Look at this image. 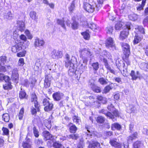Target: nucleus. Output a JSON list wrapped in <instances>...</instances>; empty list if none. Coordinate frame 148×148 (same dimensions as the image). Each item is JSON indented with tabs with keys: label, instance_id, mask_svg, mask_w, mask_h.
Instances as JSON below:
<instances>
[{
	"label": "nucleus",
	"instance_id": "680f3d73",
	"mask_svg": "<svg viewBox=\"0 0 148 148\" xmlns=\"http://www.w3.org/2000/svg\"><path fill=\"white\" fill-rule=\"evenodd\" d=\"M26 95V94L25 92L22 91H21L19 94V97L20 98L22 99L25 98Z\"/></svg>",
	"mask_w": 148,
	"mask_h": 148
},
{
	"label": "nucleus",
	"instance_id": "69168bd1",
	"mask_svg": "<svg viewBox=\"0 0 148 148\" xmlns=\"http://www.w3.org/2000/svg\"><path fill=\"white\" fill-rule=\"evenodd\" d=\"M24 64V60L23 58H21L19 59L18 64L19 66H23Z\"/></svg>",
	"mask_w": 148,
	"mask_h": 148
},
{
	"label": "nucleus",
	"instance_id": "8fccbe9b",
	"mask_svg": "<svg viewBox=\"0 0 148 148\" xmlns=\"http://www.w3.org/2000/svg\"><path fill=\"white\" fill-rule=\"evenodd\" d=\"M6 61V57L5 56L0 57V64H4Z\"/></svg>",
	"mask_w": 148,
	"mask_h": 148
},
{
	"label": "nucleus",
	"instance_id": "338daca9",
	"mask_svg": "<svg viewBox=\"0 0 148 148\" xmlns=\"http://www.w3.org/2000/svg\"><path fill=\"white\" fill-rule=\"evenodd\" d=\"M26 52L24 51H23L17 53V55L19 57H21L25 56Z\"/></svg>",
	"mask_w": 148,
	"mask_h": 148
},
{
	"label": "nucleus",
	"instance_id": "20e7f679",
	"mask_svg": "<svg viewBox=\"0 0 148 148\" xmlns=\"http://www.w3.org/2000/svg\"><path fill=\"white\" fill-rule=\"evenodd\" d=\"M42 104L45 106L44 109L45 111L48 112L51 110L53 107V105L49 100L46 98L43 99L42 101Z\"/></svg>",
	"mask_w": 148,
	"mask_h": 148
},
{
	"label": "nucleus",
	"instance_id": "1a4fd4ad",
	"mask_svg": "<svg viewBox=\"0 0 148 148\" xmlns=\"http://www.w3.org/2000/svg\"><path fill=\"white\" fill-rule=\"evenodd\" d=\"M124 51V53L125 55L128 56L130 54V46L128 44L122 42L121 44Z\"/></svg>",
	"mask_w": 148,
	"mask_h": 148
},
{
	"label": "nucleus",
	"instance_id": "a18cd8bd",
	"mask_svg": "<svg viewBox=\"0 0 148 148\" xmlns=\"http://www.w3.org/2000/svg\"><path fill=\"white\" fill-rule=\"evenodd\" d=\"M57 23L58 25H60L63 28L66 29L64 23V21L63 20L58 19L57 20Z\"/></svg>",
	"mask_w": 148,
	"mask_h": 148
},
{
	"label": "nucleus",
	"instance_id": "f03ea898",
	"mask_svg": "<svg viewBox=\"0 0 148 148\" xmlns=\"http://www.w3.org/2000/svg\"><path fill=\"white\" fill-rule=\"evenodd\" d=\"M88 85L94 92L96 93L101 92V87L95 84V81L93 79H91L89 80Z\"/></svg>",
	"mask_w": 148,
	"mask_h": 148
},
{
	"label": "nucleus",
	"instance_id": "423d86ee",
	"mask_svg": "<svg viewBox=\"0 0 148 148\" xmlns=\"http://www.w3.org/2000/svg\"><path fill=\"white\" fill-rule=\"evenodd\" d=\"M84 10L89 13H92L94 11L97 12L96 10L95 5H91L87 3H84Z\"/></svg>",
	"mask_w": 148,
	"mask_h": 148
},
{
	"label": "nucleus",
	"instance_id": "79ce46f5",
	"mask_svg": "<svg viewBox=\"0 0 148 148\" xmlns=\"http://www.w3.org/2000/svg\"><path fill=\"white\" fill-rule=\"evenodd\" d=\"M91 66L92 67L93 70L95 71H97L99 68V64L98 62L92 63V64Z\"/></svg>",
	"mask_w": 148,
	"mask_h": 148
},
{
	"label": "nucleus",
	"instance_id": "7ed1b4c3",
	"mask_svg": "<svg viewBox=\"0 0 148 148\" xmlns=\"http://www.w3.org/2000/svg\"><path fill=\"white\" fill-rule=\"evenodd\" d=\"M126 29H125L120 33L119 39L121 40H124L127 38L129 34V30L131 29L130 25L129 23L126 25Z\"/></svg>",
	"mask_w": 148,
	"mask_h": 148
},
{
	"label": "nucleus",
	"instance_id": "dca6fc26",
	"mask_svg": "<svg viewBox=\"0 0 148 148\" xmlns=\"http://www.w3.org/2000/svg\"><path fill=\"white\" fill-rule=\"evenodd\" d=\"M87 26L95 32H99L100 30V28L99 27L97 26L95 24L92 23H87Z\"/></svg>",
	"mask_w": 148,
	"mask_h": 148
},
{
	"label": "nucleus",
	"instance_id": "72a5a7b5",
	"mask_svg": "<svg viewBox=\"0 0 148 148\" xmlns=\"http://www.w3.org/2000/svg\"><path fill=\"white\" fill-rule=\"evenodd\" d=\"M108 81V79H105L102 77L100 78L98 80V82L102 85H105L107 84Z\"/></svg>",
	"mask_w": 148,
	"mask_h": 148
},
{
	"label": "nucleus",
	"instance_id": "37998d69",
	"mask_svg": "<svg viewBox=\"0 0 148 148\" xmlns=\"http://www.w3.org/2000/svg\"><path fill=\"white\" fill-rule=\"evenodd\" d=\"M112 84L111 83V84H110L106 86L104 88L103 90V92L105 93L108 92L112 88V86H111V85Z\"/></svg>",
	"mask_w": 148,
	"mask_h": 148
},
{
	"label": "nucleus",
	"instance_id": "c9c22d12",
	"mask_svg": "<svg viewBox=\"0 0 148 148\" xmlns=\"http://www.w3.org/2000/svg\"><path fill=\"white\" fill-rule=\"evenodd\" d=\"M3 87L5 90L11 89L12 88V86L11 82L6 83L3 85Z\"/></svg>",
	"mask_w": 148,
	"mask_h": 148
},
{
	"label": "nucleus",
	"instance_id": "f8f14e48",
	"mask_svg": "<svg viewBox=\"0 0 148 148\" xmlns=\"http://www.w3.org/2000/svg\"><path fill=\"white\" fill-rule=\"evenodd\" d=\"M108 110L111 111L113 115L115 118V117L119 116V113L118 111L116 110L112 104H110L108 105L107 107Z\"/></svg>",
	"mask_w": 148,
	"mask_h": 148
},
{
	"label": "nucleus",
	"instance_id": "473e14b6",
	"mask_svg": "<svg viewBox=\"0 0 148 148\" xmlns=\"http://www.w3.org/2000/svg\"><path fill=\"white\" fill-rule=\"evenodd\" d=\"M4 17L5 19L10 20L12 18V14L11 12H8L4 14Z\"/></svg>",
	"mask_w": 148,
	"mask_h": 148
},
{
	"label": "nucleus",
	"instance_id": "ea45409f",
	"mask_svg": "<svg viewBox=\"0 0 148 148\" xmlns=\"http://www.w3.org/2000/svg\"><path fill=\"white\" fill-rule=\"evenodd\" d=\"M29 15L32 19L36 20L38 19V16H36V13L35 12L32 11L30 12Z\"/></svg>",
	"mask_w": 148,
	"mask_h": 148
},
{
	"label": "nucleus",
	"instance_id": "6e6d98bb",
	"mask_svg": "<svg viewBox=\"0 0 148 148\" xmlns=\"http://www.w3.org/2000/svg\"><path fill=\"white\" fill-rule=\"evenodd\" d=\"M33 132L35 136L37 138L39 136V132L38 130L36 129L35 127L33 128Z\"/></svg>",
	"mask_w": 148,
	"mask_h": 148
},
{
	"label": "nucleus",
	"instance_id": "5fc2aeb1",
	"mask_svg": "<svg viewBox=\"0 0 148 148\" xmlns=\"http://www.w3.org/2000/svg\"><path fill=\"white\" fill-rule=\"evenodd\" d=\"M73 119L74 122L76 124H79V122L80 121L79 118L77 116H74L73 117Z\"/></svg>",
	"mask_w": 148,
	"mask_h": 148
},
{
	"label": "nucleus",
	"instance_id": "e2e57ef3",
	"mask_svg": "<svg viewBox=\"0 0 148 148\" xmlns=\"http://www.w3.org/2000/svg\"><path fill=\"white\" fill-rule=\"evenodd\" d=\"M4 134L5 135H8L9 134V131L7 128L3 127L2 129Z\"/></svg>",
	"mask_w": 148,
	"mask_h": 148
},
{
	"label": "nucleus",
	"instance_id": "393cba45",
	"mask_svg": "<svg viewBox=\"0 0 148 148\" xmlns=\"http://www.w3.org/2000/svg\"><path fill=\"white\" fill-rule=\"evenodd\" d=\"M140 73L138 71H137L135 73L134 71H132L130 74V76L132 77V79L136 80L139 76Z\"/></svg>",
	"mask_w": 148,
	"mask_h": 148
},
{
	"label": "nucleus",
	"instance_id": "4d7b16f0",
	"mask_svg": "<svg viewBox=\"0 0 148 148\" xmlns=\"http://www.w3.org/2000/svg\"><path fill=\"white\" fill-rule=\"evenodd\" d=\"M31 114L34 115H36L37 113V110L38 111L39 110V109L38 110L36 108H34L33 106L31 107Z\"/></svg>",
	"mask_w": 148,
	"mask_h": 148
},
{
	"label": "nucleus",
	"instance_id": "e433bc0d",
	"mask_svg": "<svg viewBox=\"0 0 148 148\" xmlns=\"http://www.w3.org/2000/svg\"><path fill=\"white\" fill-rule=\"evenodd\" d=\"M98 3L97 5H95L96 7V10L97 11H98L101 8V5L103 3V0H98L97 1Z\"/></svg>",
	"mask_w": 148,
	"mask_h": 148
},
{
	"label": "nucleus",
	"instance_id": "ddd939ff",
	"mask_svg": "<svg viewBox=\"0 0 148 148\" xmlns=\"http://www.w3.org/2000/svg\"><path fill=\"white\" fill-rule=\"evenodd\" d=\"M106 45V47L112 48L113 50L116 49V47L113 40L111 38H109L107 39Z\"/></svg>",
	"mask_w": 148,
	"mask_h": 148
},
{
	"label": "nucleus",
	"instance_id": "f704fd0d",
	"mask_svg": "<svg viewBox=\"0 0 148 148\" xmlns=\"http://www.w3.org/2000/svg\"><path fill=\"white\" fill-rule=\"evenodd\" d=\"M75 1H73L71 4V5L68 8L70 12L72 13L75 10Z\"/></svg>",
	"mask_w": 148,
	"mask_h": 148
},
{
	"label": "nucleus",
	"instance_id": "5701e85b",
	"mask_svg": "<svg viewBox=\"0 0 148 148\" xmlns=\"http://www.w3.org/2000/svg\"><path fill=\"white\" fill-rule=\"evenodd\" d=\"M42 134L45 140H49L52 138V135L47 131H44L42 133Z\"/></svg>",
	"mask_w": 148,
	"mask_h": 148
},
{
	"label": "nucleus",
	"instance_id": "a878e982",
	"mask_svg": "<svg viewBox=\"0 0 148 148\" xmlns=\"http://www.w3.org/2000/svg\"><path fill=\"white\" fill-rule=\"evenodd\" d=\"M111 129L113 130H114L116 129L120 130L121 127V125L118 123H114L112 125L111 127Z\"/></svg>",
	"mask_w": 148,
	"mask_h": 148
},
{
	"label": "nucleus",
	"instance_id": "4be33fe9",
	"mask_svg": "<svg viewBox=\"0 0 148 148\" xmlns=\"http://www.w3.org/2000/svg\"><path fill=\"white\" fill-rule=\"evenodd\" d=\"M116 139H112L110 140V143L111 145L115 147L121 148V146L120 144L117 142Z\"/></svg>",
	"mask_w": 148,
	"mask_h": 148
},
{
	"label": "nucleus",
	"instance_id": "cd10ccee",
	"mask_svg": "<svg viewBox=\"0 0 148 148\" xmlns=\"http://www.w3.org/2000/svg\"><path fill=\"white\" fill-rule=\"evenodd\" d=\"M41 64L40 60H36L34 66V69L35 71H38L39 69L41 68Z\"/></svg>",
	"mask_w": 148,
	"mask_h": 148
},
{
	"label": "nucleus",
	"instance_id": "9b49d317",
	"mask_svg": "<svg viewBox=\"0 0 148 148\" xmlns=\"http://www.w3.org/2000/svg\"><path fill=\"white\" fill-rule=\"evenodd\" d=\"M31 102L34 104V106L38 110L40 107V105L39 104L37 101V98L36 95L35 94H32L31 95Z\"/></svg>",
	"mask_w": 148,
	"mask_h": 148
},
{
	"label": "nucleus",
	"instance_id": "09e8293b",
	"mask_svg": "<svg viewBox=\"0 0 148 148\" xmlns=\"http://www.w3.org/2000/svg\"><path fill=\"white\" fill-rule=\"evenodd\" d=\"M123 58V60L124 62L125 63L127 64V66L130 65V62L128 59V57L129 55H128V56H126V55Z\"/></svg>",
	"mask_w": 148,
	"mask_h": 148
},
{
	"label": "nucleus",
	"instance_id": "c03bdc74",
	"mask_svg": "<svg viewBox=\"0 0 148 148\" xmlns=\"http://www.w3.org/2000/svg\"><path fill=\"white\" fill-rule=\"evenodd\" d=\"M82 35L83 36L84 38L87 40L89 39L90 37V35L87 31L81 33Z\"/></svg>",
	"mask_w": 148,
	"mask_h": 148
},
{
	"label": "nucleus",
	"instance_id": "864d4df0",
	"mask_svg": "<svg viewBox=\"0 0 148 148\" xmlns=\"http://www.w3.org/2000/svg\"><path fill=\"white\" fill-rule=\"evenodd\" d=\"M122 26V23L121 22H118L115 25V29L116 30H118L120 29Z\"/></svg>",
	"mask_w": 148,
	"mask_h": 148
},
{
	"label": "nucleus",
	"instance_id": "0eeeda50",
	"mask_svg": "<svg viewBox=\"0 0 148 148\" xmlns=\"http://www.w3.org/2000/svg\"><path fill=\"white\" fill-rule=\"evenodd\" d=\"M80 56L84 59H86V58L88 56H91V54L88 49L86 48L81 49L79 51Z\"/></svg>",
	"mask_w": 148,
	"mask_h": 148
},
{
	"label": "nucleus",
	"instance_id": "49530a36",
	"mask_svg": "<svg viewBox=\"0 0 148 148\" xmlns=\"http://www.w3.org/2000/svg\"><path fill=\"white\" fill-rule=\"evenodd\" d=\"M78 26V23L75 20H74L71 23V27L73 29H77Z\"/></svg>",
	"mask_w": 148,
	"mask_h": 148
},
{
	"label": "nucleus",
	"instance_id": "6e6552de",
	"mask_svg": "<svg viewBox=\"0 0 148 148\" xmlns=\"http://www.w3.org/2000/svg\"><path fill=\"white\" fill-rule=\"evenodd\" d=\"M52 79V76L51 74H49L45 75L44 84V87L45 88H47L49 87Z\"/></svg>",
	"mask_w": 148,
	"mask_h": 148
},
{
	"label": "nucleus",
	"instance_id": "4468645a",
	"mask_svg": "<svg viewBox=\"0 0 148 148\" xmlns=\"http://www.w3.org/2000/svg\"><path fill=\"white\" fill-rule=\"evenodd\" d=\"M11 78L13 81L15 83H17L18 79V75L16 68L14 69L12 71V75Z\"/></svg>",
	"mask_w": 148,
	"mask_h": 148
},
{
	"label": "nucleus",
	"instance_id": "6ab92c4d",
	"mask_svg": "<svg viewBox=\"0 0 148 148\" xmlns=\"http://www.w3.org/2000/svg\"><path fill=\"white\" fill-rule=\"evenodd\" d=\"M53 97L55 101H59L63 97V94L62 93L57 92L53 94Z\"/></svg>",
	"mask_w": 148,
	"mask_h": 148
},
{
	"label": "nucleus",
	"instance_id": "9d476101",
	"mask_svg": "<svg viewBox=\"0 0 148 148\" xmlns=\"http://www.w3.org/2000/svg\"><path fill=\"white\" fill-rule=\"evenodd\" d=\"M51 56L53 58L57 59L62 57V53L61 51H57L56 50H54L52 51Z\"/></svg>",
	"mask_w": 148,
	"mask_h": 148
},
{
	"label": "nucleus",
	"instance_id": "39448f33",
	"mask_svg": "<svg viewBox=\"0 0 148 148\" xmlns=\"http://www.w3.org/2000/svg\"><path fill=\"white\" fill-rule=\"evenodd\" d=\"M88 60L86 59H84L82 62L80 61L78 66L80 70L79 73H82L84 71H86L87 69V65Z\"/></svg>",
	"mask_w": 148,
	"mask_h": 148
},
{
	"label": "nucleus",
	"instance_id": "13d9d810",
	"mask_svg": "<svg viewBox=\"0 0 148 148\" xmlns=\"http://www.w3.org/2000/svg\"><path fill=\"white\" fill-rule=\"evenodd\" d=\"M113 30V27L111 26L108 27L106 29L107 33L109 34H110L112 33Z\"/></svg>",
	"mask_w": 148,
	"mask_h": 148
},
{
	"label": "nucleus",
	"instance_id": "4c0bfd02",
	"mask_svg": "<svg viewBox=\"0 0 148 148\" xmlns=\"http://www.w3.org/2000/svg\"><path fill=\"white\" fill-rule=\"evenodd\" d=\"M129 18L131 20L135 21L138 18V15L135 14H132L128 16Z\"/></svg>",
	"mask_w": 148,
	"mask_h": 148
},
{
	"label": "nucleus",
	"instance_id": "2eb2a0df",
	"mask_svg": "<svg viewBox=\"0 0 148 148\" xmlns=\"http://www.w3.org/2000/svg\"><path fill=\"white\" fill-rule=\"evenodd\" d=\"M22 44L21 43H16L14 46H12L11 47V50L12 52L14 53H16L17 51L22 50Z\"/></svg>",
	"mask_w": 148,
	"mask_h": 148
},
{
	"label": "nucleus",
	"instance_id": "a19ab883",
	"mask_svg": "<svg viewBox=\"0 0 148 148\" xmlns=\"http://www.w3.org/2000/svg\"><path fill=\"white\" fill-rule=\"evenodd\" d=\"M2 119L4 121L8 122L10 120V116L9 114L8 113L4 114L3 115Z\"/></svg>",
	"mask_w": 148,
	"mask_h": 148
},
{
	"label": "nucleus",
	"instance_id": "a211bd4d",
	"mask_svg": "<svg viewBox=\"0 0 148 148\" xmlns=\"http://www.w3.org/2000/svg\"><path fill=\"white\" fill-rule=\"evenodd\" d=\"M138 133L137 132H134L132 134L127 137V141L128 143H132L133 140L138 138Z\"/></svg>",
	"mask_w": 148,
	"mask_h": 148
},
{
	"label": "nucleus",
	"instance_id": "aec40b11",
	"mask_svg": "<svg viewBox=\"0 0 148 148\" xmlns=\"http://www.w3.org/2000/svg\"><path fill=\"white\" fill-rule=\"evenodd\" d=\"M17 23L18 29L21 32L23 31L25 28L24 22L22 21H18Z\"/></svg>",
	"mask_w": 148,
	"mask_h": 148
},
{
	"label": "nucleus",
	"instance_id": "412c9836",
	"mask_svg": "<svg viewBox=\"0 0 148 148\" xmlns=\"http://www.w3.org/2000/svg\"><path fill=\"white\" fill-rule=\"evenodd\" d=\"M45 43V42L43 40L39 39L37 38L35 40L34 45L36 47L43 46Z\"/></svg>",
	"mask_w": 148,
	"mask_h": 148
},
{
	"label": "nucleus",
	"instance_id": "774afa93",
	"mask_svg": "<svg viewBox=\"0 0 148 148\" xmlns=\"http://www.w3.org/2000/svg\"><path fill=\"white\" fill-rule=\"evenodd\" d=\"M45 126L48 130H49L51 128V121H48L45 124Z\"/></svg>",
	"mask_w": 148,
	"mask_h": 148
},
{
	"label": "nucleus",
	"instance_id": "f257e3e1",
	"mask_svg": "<svg viewBox=\"0 0 148 148\" xmlns=\"http://www.w3.org/2000/svg\"><path fill=\"white\" fill-rule=\"evenodd\" d=\"M65 56L66 59L65 66L66 67H68L69 66L68 73L71 76L77 71V69H76V68L77 66L76 64L77 59L75 57L72 56L70 60V56L67 53L66 54Z\"/></svg>",
	"mask_w": 148,
	"mask_h": 148
},
{
	"label": "nucleus",
	"instance_id": "c85d7f7f",
	"mask_svg": "<svg viewBox=\"0 0 148 148\" xmlns=\"http://www.w3.org/2000/svg\"><path fill=\"white\" fill-rule=\"evenodd\" d=\"M69 131L71 133H75L77 130V127L74 125H73L72 123H70L69 124Z\"/></svg>",
	"mask_w": 148,
	"mask_h": 148
},
{
	"label": "nucleus",
	"instance_id": "58836bf2",
	"mask_svg": "<svg viewBox=\"0 0 148 148\" xmlns=\"http://www.w3.org/2000/svg\"><path fill=\"white\" fill-rule=\"evenodd\" d=\"M68 138L69 139H72L73 140H76L79 138V135L78 134H70L67 136Z\"/></svg>",
	"mask_w": 148,
	"mask_h": 148
},
{
	"label": "nucleus",
	"instance_id": "603ef678",
	"mask_svg": "<svg viewBox=\"0 0 148 148\" xmlns=\"http://www.w3.org/2000/svg\"><path fill=\"white\" fill-rule=\"evenodd\" d=\"M106 68L107 69V70H108L110 73L114 75L116 74L115 71L114 69H112L111 68V67L109 65L108 66H106Z\"/></svg>",
	"mask_w": 148,
	"mask_h": 148
},
{
	"label": "nucleus",
	"instance_id": "0e129e2a",
	"mask_svg": "<svg viewBox=\"0 0 148 148\" xmlns=\"http://www.w3.org/2000/svg\"><path fill=\"white\" fill-rule=\"evenodd\" d=\"M3 80H4L6 83L10 82V78L8 76H5L4 75Z\"/></svg>",
	"mask_w": 148,
	"mask_h": 148
},
{
	"label": "nucleus",
	"instance_id": "b1692460",
	"mask_svg": "<svg viewBox=\"0 0 148 148\" xmlns=\"http://www.w3.org/2000/svg\"><path fill=\"white\" fill-rule=\"evenodd\" d=\"M143 36H140L136 34L134 36L133 42L134 44H136L139 42L143 39Z\"/></svg>",
	"mask_w": 148,
	"mask_h": 148
},
{
	"label": "nucleus",
	"instance_id": "bf43d9fd",
	"mask_svg": "<svg viewBox=\"0 0 148 148\" xmlns=\"http://www.w3.org/2000/svg\"><path fill=\"white\" fill-rule=\"evenodd\" d=\"M148 24V16H146L143 21V24L144 26H146Z\"/></svg>",
	"mask_w": 148,
	"mask_h": 148
},
{
	"label": "nucleus",
	"instance_id": "052dcab7",
	"mask_svg": "<svg viewBox=\"0 0 148 148\" xmlns=\"http://www.w3.org/2000/svg\"><path fill=\"white\" fill-rule=\"evenodd\" d=\"M128 109H129L130 110L129 112L130 113L133 112L134 113L136 110V108L135 107L132 105H130L129 107L128 108Z\"/></svg>",
	"mask_w": 148,
	"mask_h": 148
},
{
	"label": "nucleus",
	"instance_id": "bb28decb",
	"mask_svg": "<svg viewBox=\"0 0 148 148\" xmlns=\"http://www.w3.org/2000/svg\"><path fill=\"white\" fill-rule=\"evenodd\" d=\"M31 143L30 139H28L27 140L23 142L22 146L24 148H30L31 147Z\"/></svg>",
	"mask_w": 148,
	"mask_h": 148
},
{
	"label": "nucleus",
	"instance_id": "de8ad7c7",
	"mask_svg": "<svg viewBox=\"0 0 148 148\" xmlns=\"http://www.w3.org/2000/svg\"><path fill=\"white\" fill-rule=\"evenodd\" d=\"M96 121L97 122L102 123L104 122L105 118L102 116H99L97 117Z\"/></svg>",
	"mask_w": 148,
	"mask_h": 148
},
{
	"label": "nucleus",
	"instance_id": "f3484780",
	"mask_svg": "<svg viewBox=\"0 0 148 148\" xmlns=\"http://www.w3.org/2000/svg\"><path fill=\"white\" fill-rule=\"evenodd\" d=\"M99 112L105 114L106 116L111 119L114 121H115L116 120V119L114 118V117L112 114L109 112H107L106 110L104 109L100 110Z\"/></svg>",
	"mask_w": 148,
	"mask_h": 148
},
{
	"label": "nucleus",
	"instance_id": "2f4dec72",
	"mask_svg": "<svg viewBox=\"0 0 148 148\" xmlns=\"http://www.w3.org/2000/svg\"><path fill=\"white\" fill-rule=\"evenodd\" d=\"M146 0H142L141 4H139V6L136 8L138 11H141L143 9V8L145 5Z\"/></svg>",
	"mask_w": 148,
	"mask_h": 148
},
{
	"label": "nucleus",
	"instance_id": "3c124183",
	"mask_svg": "<svg viewBox=\"0 0 148 148\" xmlns=\"http://www.w3.org/2000/svg\"><path fill=\"white\" fill-rule=\"evenodd\" d=\"M142 145L141 143L139 141H136L133 144V148H140Z\"/></svg>",
	"mask_w": 148,
	"mask_h": 148
},
{
	"label": "nucleus",
	"instance_id": "7c9ffc66",
	"mask_svg": "<svg viewBox=\"0 0 148 148\" xmlns=\"http://www.w3.org/2000/svg\"><path fill=\"white\" fill-rule=\"evenodd\" d=\"M136 28L138 30L140 33L142 35L141 36H145V29L142 26H137Z\"/></svg>",
	"mask_w": 148,
	"mask_h": 148
},
{
	"label": "nucleus",
	"instance_id": "c756f323",
	"mask_svg": "<svg viewBox=\"0 0 148 148\" xmlns=\"http://www.w3.org/2000/svg\"><path fill=\"white\" fill-rule=\"evenodd\" d=\"M53 146L54 148H65L61 143L57 141L53 143ZM66 148H69V147H67Z\"/></svg>",
	"mask_w": 148,
	"mask_h": 148
}]
</instances>
